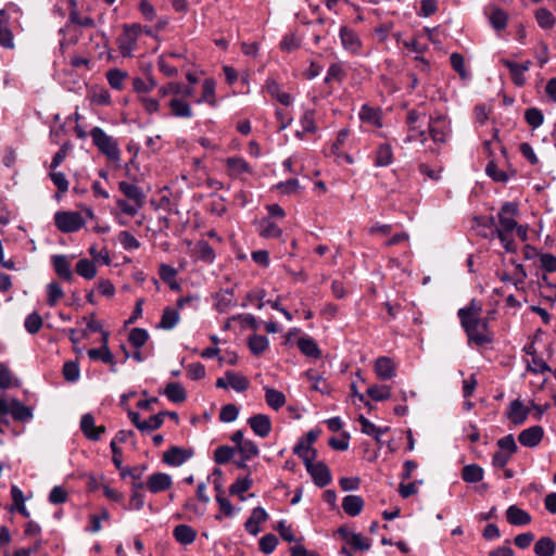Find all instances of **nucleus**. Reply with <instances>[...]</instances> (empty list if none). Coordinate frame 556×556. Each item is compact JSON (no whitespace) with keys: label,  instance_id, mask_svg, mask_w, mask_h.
<instances>
[{"label":"nucleus","instance_id":"f257e3e1","mask_svg":"<svg viewBox=\"0 0 556 556\" xmlns=\"http://www.w3.org/2000/svg\"><path fill=\"white\" fill-rule=\"evenodd\" d=\"M481 312L482 307L476 300H471L468 306L462 307L457 312L468 343H473L478 348L490 344L494 340L493 332L489 328V320L481 318Z\"/></svg>","mask_w":556,"mask_h":556},{"label":"nucleus","instance_id":"f03ea898","mask_svg":"<svg viewBox=\"0 0 556 556\" xmlns=\"http://www.w3.org/2000/svg\"><path fill=\"white\" fill-rule=\"evenodd\" d=\"M89 135L92 139V143L109 160L113 162H118L121 160V150L117 141L113 137L106 135L101 127H93Z\"/></svg>","mask_w":556,"mask_h":556},{"label":"nucleus","instance_id":"7ed1b4c3","mask_svg":"<svg viewBox=\"0 0 556 556\" xmlns=\"http://www.w3.org/2000/svg\"><path fill=\"white\" fill-rule=\"evenodd\" d=\"M54 223L56 228L64 233L75 232L85 225L80 213L74 211L56 212L54 214Z\"/></svg>","mask_w":556,"mask_h":556},{"label":"nucleus","instance_id":"20e7f679","mask_svg":"<svg viewBox=\"0 0 556 556\" xmlns=\"http://www.w3.org/2000/svg\"><path fill=\"white\" fill-rule=\"evenodd\" d=\"M518 213V205L514 202H505L502 205L501 211L497 214L498 227L495 229L497 237H500V233L509 235L514 229H516L518 225L517 222L507 215L516 216Z\"/></svg>","mask_w":556,"mask_h":556},{"label":"nucleus","instance_id":"39448f33","mask_svg":"<svg viewBox=\"0 0 556 556\" xmlns=\"http://www.w3.org/2000/svg\"><path fill=\"white\" fill-rule=\"evenodd\" d=\"M314 460L315 459L304 458L305 468L314 483L318 488H325L332 480L330 469L324 462L314 463Z\"/></svg>","mask_w":556,"mask_h":556},{"label":"nucleus","instance_id":"423d86ee","mask_svg":"<svg viewBox=\"0 0 556 556\" xmlns=\"http://www.w3.org/2000/svg\"><path fill=\"white\" fill-rule=\"evenodd\" d=\"M428 131L433 142L444 143L450 131L446 117L442 114H439L435 117L430 116Z\"/></svg>","mask_w":556,"mask_h":556},{"label":"nucleus","instance_id":"0eeeda50","mask_svg":"<svg viewBox=\"0 0 556 556\" xmlns=\"http://www.w3.org/2000/svg\"><path fill=\"white\" fill-rule=\"evenodd\" d=\"M247 424L250 426L255 435L264 439L271 431V420L265 414H256L248 418Z\"/></svg>","mask_w":556,"mask_h":556},{"label":"nucleus","instance_id":"6e6552de","mask_svg":"<svg viewBox=\"0 0 556 556\" xmlns=\"http://www.w3.org/2000/svg\"><path fill=\"white\" fill-rule=\"evenodd\" d=\"M172 484V477L165 472L152 473L148 477L146 482L147 489L153 494H157L170 489Z\"/></svg>","mask_w":556,"mask_h":556},{"label":"nucleus","instance_id":"1a4fd4ad","mask_svg":"<svg viewBox=\"0 0 556 556\" xmlns=\"http://www.w3.org/2000/svg\"><path fill=\"white\" fill-rule=\"evenodd\" d=\"M119 191L126 197L127 200L134 202L137 206L142 207L146 203V192L135 184L121 181L118 184Z\"/></svg>","mask_w":556,"mask_h":556},{"label":"nucleus","instance_id":"9d476101","mask_svg":"<svg viewBox=\"0 0 556 556\" xmlns=\"http://www.w3.org/2000/svg\"><path fill=\"white\" fill-rule=\"evenodd\" d=\"M193 455L191 450H185L179 446H172L163 454V462L168 466H181Z\"/></svg>","mask_w":556,"mask_h":556},{"label":"nucleus","instance_id":"9b49d317","mask_svg":"<svg viewBox=\"0 0 556 556\" xmlns=\"http://www.w3.org/2000/svg\"><path fill=\"white\" fill-rule=\"evenodd\" d=\"M544 430L541 426H532L522 430L518 435V441L522 446L534 447L543 439Z\"/></svg>","mask_w":556,"mask_h":556},{"label":"nucleus","instance_id":"f8f14e48","mask_svg":"<svg viewBox=\"0 0 556 556\" xmlns=\"http://www.w3.org/2000/svg\"><path fill=\"white\" fill-rule=\"evenodd\" d=\"M51 263L54 268L55 274L59 278L72 282L74 279V274L71 268V262L66 255L56 254L51 257Z\"/></svg>","mask_w":556,"mask_h":556},{"label":"nucleus","instance_id":"ddd939ff","mask_svg":"<svg viewBox=\"0 0 556 556\" xmlns=\"http://www.w3.org/2000/svg\"><path fill=\"white\" fill-rule=\"evenodd\" d=\"M529 413L530 409L517 399L510 402L506 416L514 425L520 426L527 420Z\"/></svg>","mask_w":556,"mask_h":556},{"label":"nucleus","instance_id":"4468645a","mask_svg":"<svg viewBox=\"0 0 556 556\" xmlns=\"http://www.w3.org/2000/svg\"><path fill=\"white\" fill-rule=\"evenodd\" d=\"M268 519V514L263 507L253 508L250 517L245 520V531H248L252 535H257L262 529L261 523L265 522Z\"/></svg>","mask_w":556,"mask_h":556},{"label":"nucleus","instance_id":"2eb2a0df","mask_svg":"<svg viewBox=\"0 0 556 556\" xmlns=\"http://www.w3.org/2000/svg\"><path fill=\"white\" fill-rule=\"evenodd\" d=\"M506 519L511 526H527L531 522V516L528 511L519 508L517 505H510L506 509Z\"/></svg>","mask_w":556,"mask_h":556},{"label":"nucleus","instance_id":"dca6fc26","mask_svg":"<svg viewBox=\"0 0 556 556\" xmlns=\"http://www.w3.org/2000/svg\"><path fill=\"white\" fill-rule=\"evenodd\" d=\"M173 536L181 545H190L197 538V531L192 527L181 523L174 528Z\"/></svg>","mask_w":556,"mask_h":556},{"label":"nucleus","instance_id":"f3484780","mask_svg":"<svg viewBox=\"0 0 556 556\" xmlns=\"http://www.w3.org/2000/svg\"><path fill=\"white\" fill-rule=\"evenodd\" d=\"M340 38L343 47L346 50L353 53H357L359 51L362 46L361 40L352 29L346 26H342L340 28Z\"/></svg>","mask_w":556,"mask_h":556},{"label":"nucleus","instance_id":"a211bd4d","mask_svg":"<svg viewBox=\"0 0 556 556\" xmlns=\"http://www.w3.org/2000/svg\"><path fill=\"white\" fill-rule=\"evenodd\" d=\"M375 371L378 378L389 380L395 376V366L391 358L382 356L375 363Z\"/></svg>","mask_w":556,"mask_h":556},{"label":"nucleus","instance_id":"6ab92c4d","mask_svg":"<svg viewBox=\"0 0 556 556\" xmlns=\"http://www.w3.org/2000/svg\"><path fill=\"white\" fill-rule=\"evenodd\" d=\"M364 507V500L359 495H346L342 500L344 513L351 517L358 516Z\"/></svg>","mask_w":556,"mask_h":556},{"label":"nucleus","instance_id":"aec40b11","mask_svg":"<svg viewBox=\"0 0 556 556\" xmlns=\"http://www.w3.org/2000/svg\"><path fill=\"white\" fill-rule=\"evenodd\" d=\"M11 416L15 421H28L33 418L30 407L24 405L20 400L11 399Z\"/></svg>","mask_w":556,"mask_h":556},{"label":"nucleus","instance_id":"412c9836","mask_svg":"<svg viewBox=\"0 0 556 556\" xmlns=\"http://www.w3.org/2000/svg\"><path fill=\"white\" fill-rule=\"evenodd\" d=\"M393 162V150L390 143H381L375 154V165L377 167L389 166Z\"/></svg>","mask_w":556,"mask_h":556},{"label":"nucleus","instance_id":"4be33fe9","mask_svg":"<svg viewBox=\"0 0 556 556\" xmlns=\"http://www.w3.org/2000/svg\"><path fill=\"white\" fill-rule=\"evenodd\" d=\"M0 45L10 49L14 47L13 35L4 10H0Z\"/></svg>","mask_w":556,"mask_h":556},{"label":"nucleus","instance_id":"5701e85b","mask_svg":"<svg viewBox=\"0 0 556 556\" xmlns=\"http://www.w3.org/2000/svg\"><path fill=\"white\" fill-rule=\"evenodd\" d=\"M533 551L536 556H554L556 552V543L549 536H542L534 544Z\"/></svg>","mask_w":556,"mask_h":556},{"label":"nucleus","instance_id":"b1692460","mask_svg":"<svg viewBox=\"0 0 556 556\" xmlns=\"http://www.w3.org/2000/svg\"><path fill=\"white\" fill-rule=\"evenodd\" d=\"M484 470L477 464L466 465L462 469V479L467 483H477L483 479Z\"/></svg>","mask_w":556,"mask_h":556},{"label":"nucleus","instance_id":"393cba45","mask_svg":"<svg viewBox=\"0 0 556 556\" xmlns=\"http://www.w3.org/2000/svg\"><path fill=\"white\" fill-rule=\"evenodd\" d=\"M160 278L168 285L170 290L179 291L180 285L176 281L177 270L168 264H162L159 269Z\"/></svg>","mask_w":556,"mask_h":556},{"label":"nucleus","instance_id":"a878e982","mask_svg":"<svg viewBox=\"0 0 556 556\" xmlns=\"http://www.w3.org/2000/svg\"><path fill=\"white\" fill-rule=\"evenodd\" d=\"M299 350L308 357L317 358L321 352L315 340L311 337H302L298 340Z\"/></svg>","mask_w":556,"mask_h":556},{"label":"nucleus","instance_id":"bb28decb","mask_svg":"<svg viewBox=\"0 0 556 556\" xmlns=\"http://www.w3.org/2000/svg\"><path fill=\"white\" fill-rule=\"evenodd\" d=\"M164 394L173 403H181L187 399L186 390L179 382L167 383L164 390Z\"/></svg>","mask_w":556,"mask_h":556},{"label":"nucleus","instance_id":"cd10ccee","mask_svg":"<svg viewBox=\"0 0 556 556\" xmlns=\"http://www.w3.org/2000/svg\"><path fill=\"white\" fill-rule=\"evenodd\" d=\"M179 321V313L177 309L172 307H165L162 314V318L157 328L164 330H170L176 327Z\"/></svg>","mask_w":556,"mask_h":556},{"label":"nucleus","instance_id":"c85d7f7f","mask_svg":"<svg viewBox=\"0 0 556 556\" xmlns=\"http://www.w3.org/2000/svg\"><path fill=\"white\" fill-rule=\"evenodd\" d=\"M269 342L267 337L262 334H253L248 339V346L252 354L258 356L268 349Z\"/></svg>","mask_w":556,"mask_h":556},{"label":"nucleus","instance_id":"c756f323","mask_svg":"<svg viewBox=\"0 0 556 556\" xmlns=\"http://www.w3.org/2000/svg\"><path fill=\"white\" fill-rule=\"evenodd\" d=\"M76 273L83 278L90 280L97 275V266L92 261L81 258L76 264Z\"/></svg>","mask_w":556,"mask_h":556},{"label":"nucleus","instance_id":"7c9ffc66","mask_svg":"<svg viewBox=\"0 0 556 556\" xmlns=\"http://www.w3.org/2000/svg\"><path fill=\"white\" fill-rule=\"evenodd\" d=\"M489 21H490L492 27L495 30L500 31V30H503L506 28L507 22H508V15L504 10L495 7L492 9Z\"/></svg>","mask_w":556,"mask_h":556},{"label":"nucleus","instance_id":"2f4dec72","mask_svg":"<svg viewBox=\"0 0 556 556\" xmlns=\"http://www.w3.org/2000/svg\"><path fill=\"white\" fill-rule=\"evenodd\" d=\"M136 42L137 40L132 36H130L126 30H123L117 38L118 49L123 56H129L131 54V51L136 47Z\"/></svg>","mask_w":556,"mask_h":556},{"label":"nucleus","instance_id":"473e14b6","mask_svg":"<svg viewBox=\"0 0 556 556\" xmlns=\"http://www.w3.org/2000/svg\"><path fill=\"white\" fill-rule=\"evenodd\" d=\"M359 118L364 123L379 127L381 126L379 111L369 106L368 104L362 105L359 111Z\"/></svg>","mask_w":556,"mask_h":556},{"label":"nucleus","instance_id":"72a5a7b5","mask_svg":"<svg viewBox=\"0 0 556 556\" xmlns=\"http://www.w3.org/2000/svg\"><path fill=\"white\" fill-rule=\"evenodd\" d=\"M169 106L172 109L173 114L177 117L189 118L192 116V111H191L190 105L181 99L173 98L169 101Z\"/></svg>","mask_w":556,"mask_h":556},{"label":"nucleus","instance_id":"f704fd0d","mask_svg":"<svg viewBox=\"0 0 556 556\" xmlns=\"http://www.w3.org/2000/svg\"><path fill=\"white\" fill-rule=\"evenodd\" d=\"M258 233L265 238H278L281 229L268 218H264L257 228Z\"/></svg>","mask_w":556,"mask_h":556},{"label":"nucleus","instance_id":"c9c22d12","mask_svg":"<svg viewBox=\"0 0 556 556\" xmlns=\"http://www.w3.org/2000/svg\"><path fill=\"white\" fill-rule=\"evenodd\" d=\"M195 256L202 262L212 263L215 258V253L210 243L202 240L195 245Z\"/></svg>","mask_w":556,"mask_h":556},{"label":"nucleus","instance_id":"e433bc0d","mask_svg":"<svg viewBox=\"0 0 556 556\" xmlns=\"http://www.w3.org/2000/svg\"><path fill=\"white\" fill-rule=\"evenodd\" d=\"M535 20H536L539 26L543 29L553 28L555 25V22H556L553 13L545 8H541L539 10H536Z\"/></svg>","mask_w":556,"mask_h":556},{"label":"nucleus","instance_id":"4c0bfd02","mask_svg":"<svg viewBox=\"0 0 556 556\" xmlns=\"http://www.w3.org/2000/svg\"><path fill=\"white\" fill-rule=\"evenodd\" d=\"M525 119L532 129H536L544 123V115L540 109L529 108L525 112Z\"/></svg>","mask_w":556,"mask_h":556},{"label":"nucleus","instance_id":"58836bf2","mask_svg":"<svg viewBox=\"0 0 556 556\" xmlns=\"http://www.w3.org/2000/svg\"><path fill=\"white\" fill-rule=\"evenodd\" d=\"M265 399L266 403L276 410L286 403L285 394L276 389H266Z\"/></svg>","mask_w":556,"mask_h":556},{"label":"nucleus","instance_id":"ea45409f","mask_svg":"<svg viewBox=\"0 0 556 556\" xmlns=\"http://www.w3.org/2000/svg\"><path fill=\"white\" fill-rule=\"evenodd\" d=\"M236 453H238L236 447L229 445L218 446L214 452V460L218 465H225L235 456Z\"/></svg>","mask_w":556,"mask_h":556},{"label":"nucleus","instance_id":"a19ab883","mask_svg":"<svg viewBox=\"0 0 556 556\" xmlns=\"http://www.w3.org/2000/svg\"><path fill=\"white\" fill-rule=\"evenodd\" d=\"M148 340L149 332L143 328H134L128 336L129 343L136 349L143 346Z\"/></svg>","mask_w":556,"mask_h":556},{"label":"nucleus","instance_id":"79ce46f5","mask_svg":"<svg viewBox=\"0 0 556 556\" xmlns=\"http://www.w3.org/2000/svg\"><path fill=\"white\" fill-rule=\"evenodd\" d=\"M215 299H216V308L219 312L226 311L235 302L233 292L230 289L223 290V291L218 292L216 294Z\"/></svg>","mask_w":556,"mask_h":556},{"label":"nucleus","instance_id":"37998d69","mask_svg":"<svg viewBox=\"0 0 556 556\" xmlns=\"http://www.w3.org/2000/svg\"><path fill=\"white\" fill-rule=\"evenodd\" d=\"M305 376L313 382L312 388L315 391H318L323 394H328L330 392V387L317 372L313 369H309L305 372Z\"/></svg>","mask_w":556,"mask_h":556},{"label":"nucleus","instance_id":"c03bdc74","mask_svg":"<svg viewBox=\"0 0 556 556\" xmlns=\"http://www.w3.org/2000/svg\"><path fill=\"white\" fill-rule=\"evenodd\" d=\"M293 453L304 462V458L315 459L317 451L311 447L304 440H300L293 447Z\"/></svg>","mask_w":556,"mask_h":556},{"label":"nucleus","instance_id":"a18cd8bd","mask_svg":"<svg viewBox=\"0 0 556 556\" xmlns=\"http://www.w3.org/2000/svg\"><path fill=\"white\" fill-rule=\"evenodd\" d=\"M503 64L509 70L514 84L523 86L526 77L523 75L525 73L520 71L519 64L510 60H503Z\"/></svg>","mask_w":556,"mask_h":556},{"label":"nucleus","instance_id":"49530a36","mask_svg":"<svg viewBox=\"0 0 556 556\" xmlns=\"http://www.w3.org/2000/svg\"><path fill=\"white\" fill-rule=\"evenodd\" d=\"M43 325L41 316L37 312H33L25 318V329L30 334H36L39 332Z\"/></svg>","mask_w":556,"mask_h":556},{"label":"nucleus","instance_id":"de8ad7c7","mask_svg":"<svg viewBox=\"0 0 556 556\" xmlns=\"http://www.w3.org/2000/svg\"><path fill=\"white\" fill-rule=\"evenodd\" d=\"M277 544H278L277 536L273 533H267L260 539L258 547L263 554L269 555L275 551Z\"/></svg>","mask_w":556,"mask_h":556},{"label":"nucleus","instance_id":"09e8293b","mask_svg":"<svg viewBox=\"0 0 556 556\" xmlns=\"http://www.w3.org/2000/svg\"><path fill=\"white\" fill-rule=\"evenodd\" d=\"M367 395L374 400V401H384L389 400L391 397V391L390 388L387 386L379 387V386H370L367 389Z\"/></svg>","mask_w":556,"mask_h":556},{"label":"nucleus","instance_id":"8fccbe9b","mask_svg":"<svg viewBox=\"0 0 556 556\" xmlns=\"http://www.w3.org/2000/svg\"><path fill=\"white\" fill-rule=\"evenodd\" d=\"M345 77V72L341 64L332 63L327 71V75L325 77V83L329 84L331 81L342 83Z\"/></svg>","mask_w":556,"mask_h":556},{"label":"nucleus","instance_id":"3c124183","mask_svg":"<svg viewBox=\"0 0 556 556\" xmlns=\"http://www.w3.org/2000/svg\"><path fill=\"white\" fill-rule=\"evenodd\" d=\"M231 440L236 443V451L238 457L235 459V464L238 468H243V429H239L231 435Z\"/></svg>","mask_w":556,"mask_h":556},{"label":"nucleus","instance_id":"603ef678","mask_svg":"<svg viewBox=\"0 0 556 556\" xmlns=\"http://www.w3.org/2000/svg\"><path fill=\"white\" fill-rule=\"evenodd\" d=\"M48 299L47 304L49 306H54L58 301L64 295V292L61 286L56 281H52L47 286Z\"/></svg>","mask_w":556,"mask_h":556},{"label":"nucleus","instance_id":"864d4df0","mask_svg":"<svg viewBox=\"0 0 556 556\" xmlns=\"http://www.w3.org/2000/svg\"><path fill=\"white\" fill-rule=\"evenodd\" d=\"M486 175L492 178L496 182H506L508 180V175L497 168L494 160H491L485 167Z\"/></svg>","mask_w":556,"mask_h":556},{"label":"nucleus","instance_id":"5fc2aeb1","mask_svg":"<svg viewBox=\"0 0 556 556\" xmlns=\"http://www.w3.org/2000/svg\"><path fill=\"white\" fill-rule=\"evenodd\" d=\"M300 123L304 132L314 134L317 131L314 110H306L303 116L301 117Z\"/></svg>","mask_w":556,"mask_h":556},{"label":"nucleus","instance_id":"6e6d98bb","mask_svg":"<svg viewBox=\"0 0 556 556\" xmlns=\"http://www.w3.org/2000/svg\"><path fill=\"white\" fill-rule=\"evenodd\" d=\"M239 407L235 404H226L222 407L219 413V420L222 422H232L239 416Z\"/></svg>","mask_w":556,"mask_h":556},{"label":"nucleus","instance_id":"4d7b16f0","mask_svg":"<svg viewBox=\"0 0 556 556\" xmlns=\"http://www.w3.org/2000/svg\"><path fill=\"white\" fill-rule=\"evenodd\" d=\"M88 356L92 361H102L104 364L112 363L113 354L109 348L89 349Z\"/></svg>","mask_w":556,"mask_h":556},{"label":"nucleus","instance_id":"13d9d810","mask_svg":"<svg viewBox=\"0 0 556 556\" xmlns=\"http://www.w3.org/2000/svg\"><path fill=\"white\" fill-rule=\"evenodd\" d=\"M127 74L113 68L110 70L106 74L108 81L113 89L121 90L123 87V80L126 78Z\"/></svg>","mask_w":556,"mask_h":556},{"label":"nucleus","instance_id":"bf43d9fd","mask_svg":"<svg viewBox=\"0 0 556 556\" xmlns=\"http://www.w3.org/2000/svg\"><path fill=\"white\" fill-rule=\"evenodd\" d=\"M132 87L138 93L149 92L156 87V81L153 77H148L147 80L136 77L132 80Z\"/></svg>","mask_w":556,"mask_h":556},{"label":"nucleus","instance_id":"052dcab7","mask_svg":"<svg viewBox=\"0 0 556 556\" xmlns=\"http://www.w3.org/2000/svg\"><path fill=\"white\" fill-rule=\"evenodd\" d=\"M63 375L65 380L68 382L77 381L80 376L78 364L75 362H66L63 365Z\"/></svg>","mask_w":556,"mask_h":556},{"label":"nucleus","instance_id":"680f3d73","mask_svg":"<svg viewBox=\"0 0 556 556\" xmlns=\"http://www.w3.org/2000/svg\"><path fill=\"white\" fill-rule=\"evenodd\" d=\"M227 172L230 177L240 178L243 173V161L240 157L227 159Z\"/></svg>","mask_w":556,"mask_h":556},{"label":"nucleus","instance_id":"e2e57ef3","mask_svg":"<svg viewBox=\"0 0 556 556\" xmlns=\"http://www.w3.org/2000/svg\"><path fill=\"white\" fill-rule=\"evenodd\" d=\"M52 182L58 188V191L61 193H65L68 190V180L66 179L64 173L55 172V169H51L49 174Z\"/></svg>","mask_w":556,"mask_h":556},{"label":"nucleus","instance_id":"0e129e2a","mask_svg":"<svg viewBox=\"0 0 556 556\" xmlns=\"http://www.w3.org/2000/svg\"><path fill=\"white\" fill-rule=\"evenodd\" d=\"M497 446L501 448V451L510 455L515 454L518 450V446L515 442V438L513 434H507L501 438L497 441Z\"/></svg>","mask_w":556,"mask_h":556},{"label":"nucleus","instance_id":"69168bd1","mask_svg":"<svg viewBox=\"0 0 556 556\" xmlns=\"http://www.w3.org/2000/svg\"><path fill=\"white\" fill-rule=\"evenodd\" d=\"M118 239L125 250H136L140 247V242L129 231H121Z\"/></svg>","mask_w":556,"mask_h":556},{"label":"nucleus","instance_id":"338daca9","mask_svg":"<svg viewBox=\"0 0 556 556\" xmlns=\"http://www.w3.org/2000/svg\"><path fill=\"white\" fill-rule=\"evenodd\" d=\"M71 149H72V144L68 141L64 142L61 146L60 150L53 155L51 164H50V169H56L62 164V162L65 160L67 152Z\"/></svg>","mask_w":556,"mask_h":556},{"label":"nucleus","instance_id":"774afa93","mask_svg":"<svg viewBox=\"0 0 556 556\" xmlns=\"http://www.w3.org/2000/svg\"><path fill=\"white\" fill-rule=\"evenodd\" d=\"M80 430L89 440V435L96 430L94 417L91 414L87 413L81 416Z\"/></svg>","mask_w":556,"mask_h":556}]
</instances>
